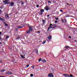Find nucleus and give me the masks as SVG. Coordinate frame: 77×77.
Listing matches in <instances>:
<instances>
[{"mask_svg":"<svg viewBox=\"0 0 77 77\" xmlns=\"http://www.w3.org/2000/svg\"><path fill=\"white\" fill-rule=\"evenodd\" d=\"M56 26L55 25H53L51 24L48 28V29H53V28H54V27H56Z\"/></svg>","mask_w":77,"mask_h":77,"instance_id":"nucleus-1","label":"nucleus"},{"mask_svg":"<svg viewBox=\"0 0 77 77\" xmlns=\"http://www.w3.org/2000/svg\"><path fill=\"white\" fill-rule=\"evenodd\" d=\"M40 61H41L42 62H47L45 59H41V58H39L38 60V62H40Z\"/></svg>","mask_w":77,"mask_h":77,"instance_id":"nucleus-2","label":"nucleus"},{"mask_svg":"<svg viewBox=\"0 0 77 77\" xmlns=\"http://www.w3.org/2000/svg\"><path fill=\"white\" fill-rule=\"evenodd\" d=\"M48 77H54V75L52 73H50L48 74Z\"/></svg>","mask_w":77,"mask_h":77,"instance_id":"nucleus-3","label":"nucleus"},{"mask_svg":"<svg viewBox=\"0 0 77 77\" xmlns=\"http://www.w3.org/2000/svg\"><path fill=\"white\" fill-rule=\"evenodd\" d=\"M14 2H12L10 3V6L11 7H12L14 6Z\"/></svg>","mask_w":77,"mask_h":77,"instance_id":"nucleus-4","label":"nucleus"},{"mask_svg":"<svg viewBox=\"0 0 77 77\" xmlns=\"http://www.w3.org/2000/svg\"><path fill=\"white\" fill-rule=\"evenodd\" d=\"M5 16L7 19H8L10 18L9 17V15H8V14H5Z\"/></svg>","mask_w":77,"mask_h":77,"instance_id":"nucleus-5","label":"nucleus"},{"mask_svg":"<svg viewBox=\"0 0 77 77\" xmlns=\"http://www.w3.org/2000/svg\"><path fill=\"white\" fill-rule=\"evenodd\" d=\"M63 75H64V77H69V75L66 73L63 74Z\"/></svg>","mask_w":77,"mask_h":77,"instance_id":"nucleus-6","label":"nucleus"},{"mask_svg":"<svg viewBox=\"0 0 77 77\" xmlns=\"http://www.w3.org/2000/svg\"><path fill=\"white\" fill-rule=\"evenodd\" d=\"M6 74H9V75L12 74V73L9 71H7L6 72Z\"/></svg>","mask_w":77,"mask_h":77,"instance_id":"nucleus-7","label":"nucleus"},{"mask_svg":"<svg viewBox=\"0 0 77 77\" xmlns=\"http://www.w3.org/2000/svg\"><path fill=\"white\" fill-rule=\"evenodd\" d=\"M49 8L50 7H47V6H46L45 8V9L46 11H48V10H49Z\"/></svg>","mask_w":77,"mask_h":77,"instance_id":"nucleus-8","label":"nucleus"},{"mask_svg":"<svg viewBox=\"0 0 77 77\" xmlns=\"http://www.w3.org/2000/svg\"><path fill=\"white\" fill-rule=\"evenodd\" d=\"M2 2L5 3V5H6L7 3L8 2V1L7 0H5V1H2Z\"/></svg>","mask_w":77,"mask_h":77,"instance_id":"nucleus-9","label":"nucleus"},{"mask_svg":"<svg viewBox=\"0 0 77 77\" xmlns=\"http://www.w3.org/2000/svg\"><path fill=\"white\" fill-rule=\"evenodd\" d=\"M47 38H48V39L49 40H50L51 39V38H52V37H51V36L50 35L48 36V37H47Z\"/></svg>","mask_w":77,"mask_h":77,"instance_id":"nucleus-10","label":"nucleus"},{"mask_svg":"<svg viewBox=\"0 0 77 77\" xmlns=\"http://www.w3.org/2000/svg\"><path fill=\"white\" fill-rule=\"evenodd\" d=\"M20 57H21V58H22V59H25L26 58L25 57H24V56L22 55H20Z\"/></svg>","mask_w":77,"mask_h":77,"instance_id":"nucleus-11","label":"nucleus"},{"mask_svg":"<svg viewBox=\"0 0 77 77\" xmlns=\"http://www.w3.org/2000/svg\"><path fill=\"white\" fill-rule=\"evenodd\" d=\"M22 54L24 56H25L26 54V53L25 52H22Z\"/></svg>","mask_w":77,"mask_h":77,"instance_id":"nucleus-12","label":"nucleus"},{"mask_svg":"<svg viewBox=\"0 0 77 77\" xmlns=\"http://www.w3.org/2000/svg\"><path fill=\"white\" fill-rule=\"evenodd\" d=\"M3 23H4L5 26H6V27L8 26V24L6 23L5 22H4Z\"/></svg>","mask_w":77,"mask_h":77,"instance_id":"nucleus-13","label":"nucleus"},{"mask_svg":"<svg viewBox=\"0 0 77 77\" xmlns=\"http://www.w3.org/2000/svg\"><path fill=\"white\" fill-rule=\"evenodd\" d=\"M16 39L17 40H19L20 39V36H18L17 37V38H16Z\"/></svg>","mask_w":77,"mask_h":77,"instance_id":"nucleus-14","label":"nucleus"},{"mask_svg":"<svg viewBox=\"0 0 77 77\" xmlns=\"http://www.w3.org/2000/svg\"><path fill=\"white\" fill-rule=\"evenodd\" d=\"M40 11L42 13V12H44V10L43 9H41L40 10Z\"/></svg>","mask_w":77,"mask_h":77,"instance_id":"nucleus-15","label":"nucleus"},{"mask_svg":"<svg viewBox=\"0 0 77 77\" xmlns=\"http://www.w3.org/2000/svg\"><path fill=\"white\" fill-rule=\"evenodd\" d=\"M0 21H5V20H3L2 17H0Z\"/></svg>","mask_w":77,"mask_h":77,"instance_id":"nucleus-16","label":"nucleus"},{"mask_svg":"<svg viewBox=\"0 0 77 77\" xmlns=\"http://www.w3.org/2000/svg\"><path fill=\"white\" fill-rule=\"evenodd\" d=\"M6 71V70H4V69H2L1 70V72H3Z\"/></svg>","mask_w":77,"mask_h":77,"instance_id":"nucleus-17","label":"nucleus"},{"mask_svg":"<svg viewBox=\"0 0 77 77\" xmlns=\"http://www.w3.org/2000/svg\"><path fill=\"white\" fill-rule=\"evenodd\" d=\"M17 27L18 29H20L21 28H23V27H21V26H17Z\"/></svg>","mask_w":77,"mask_h":77,"instance_id":"nucleus-18","label":"nucleus"},{"mask_svg":"<svg viewBox=\"0 0 77 77\" xmlns=\"http://www.w3.org/2000/svg\"><path fill=\"white\" fill-rule=\"evenodd\" d=\"M26 32L27 33H30V30L29 29L26 31Z\"/></svg>","mask_w":77,"mask_h":77,"instance_id":"nucleus-19","label":"nucleus"},{"mask_svg":"<svg viewBox=\"0 0 77 77\" xmlns=\"http://www.w3.org/2000/svg\"><path fill=\"white\" fill-rule=\"evenodd\" d=\"M35 52L37 54L38 53V51L37 50V49H36V50H35Z\"/></svg>","mask_w":77,"mask_h":77,"instance_id":"nucleus-20","label":"nucleus"},{"mask_svg":"<svg viewBox=\"0 0 77 77\" xmlns=\"http://www.w3.org/2000/svg\"><path fill=\"white\" fill-rule=\"evenodd\" d=\"M38 13H40L39 15H42V14H43V13H42V12L41 13V12H40V11H39L38 12Z\"/></svg>","mask_w":77,"mask_h":77,"instance_id":"nucleus-21","label":"nucleus"},{"mask_svg":"<svg viewBox=\"0 0 77 77\" xmlns=\"http://www.w3.org/2000/svg\"><path fill=\"white\" fill-rule=\"evenodd\" d=\"M28 27H29V29H32V28H33L31 26H29Z\"/></svg>","mask_w":77,"mask_h":77,"instance_id":"nucleus-22","label":"nucleus"},{"mask_svg":"<svg viewBox=\"0 0 77 77\" xmlns=\"http://www.w3.org/2000/svg\"><path fill=\"white\" fill-rule=\"evenodd\" d=\"M9 38V37L8 35L6 36V38H5V39H8Z\"/></svg>","mask_w":77,"mask_h":77,"instance_id":"nucleus-23","label":"nucleus"},{"mask_svg":"<svg viewBox=\"0 0 77 77\" xmlns=\"http://www.w3.org/2000/svg\"><path fill=\"white\" fill-rule=\"evenodd\" d=\"M42 22H43V23H45V20H44V19H43L42 20Z\"/></svg>","mask_w":77,"mask_h":77,"instance_id":"nucleus-24","label":"nucleus"},{"mask_svg":"<svg viewBox=\"0 0 77 77\" xmlns=\"http://www.w3.org/2000/svg\"><path fill=\"white\" fill-rule=\"evenodd\" d=\"M7 5H10L11 4V2H8L7 3Z\"/></svg>","mask_w":77,"mask_h":77,"instance_id":"nucleus-25","label":"nucleus"},{"mask_svg":"<svg viewBox=\"0 0 77 77\" xmlns=\"http://www.w3.org/2000/svg\"><path fill=\"white\" fill-rule=\"evenodd\" d=\"M45 42H46V41H44L42 43V44H44Z\"/></svg>","mask_w":77,"mask_h":77,"instance_id":"nucleus-26","label":"nucleus"},{"mask_svg":"<svg viewBox=\"0 0 77 77\" xmlns=\"http://www.w3.org/2000/svg\"><path fill=\"white\" fill-rule=\"evenodd\" d=\"M29 31L30 32H32V30H33V29H29Z\"/></svg>","mask_w":77,"mask_h":77,"instance_id":"nucleus-27","label":"nucleus"},{"mask_svg":"<svg viewBox=\"0 0 77 77\" xmlns=\"http://www.w3.org/2000/svg\"><path fill=\"white\" fill-rule=\"evenodd\" d=\"M69 77H73V75L72 74H70L69 76Z\"/></svg>","mask_w":77,"mask_h":77,"instance_id":"nucleus-28","label":"nucleus"},{"mask_svg":"<svg viewBox=\"0 0 77 77\" xmlns=\"http://www.w3.org/2000/svg\"><path fill=\"white\" fill-rule=\"evenodd\" d=\"M30 76L31 77H33V74H31L30 75Z\"/></svg>","mask_w":77,"mask_h":77,"instance_id":"nucleus-29","label":"nucleus"},{"mask_svg":"<svg viewBox=\"0 0 77 77\" xmlns=\"http://www.w3.org/2000/svg\"><path fill=\"white\" fill-rule=\"evenodd\" d=\"M14 30H15V31H17V30H18V28H15V29H14Z\"/></svg>","mask_w":77,"mask_h":77,"instance_id":"nucleus-30","label":"nucleus"},{"mask_svg":"<svg viewBox=\"0 0 77 77\" xmlns=\"http://www.w3.org/2000/svg\"><path fill=\"white\" fill-rule=\"evenodd\" d=\"M60 12H62V13H63V10L62 9L60 10Z\"/></svg>","mask_w":77,"mask_h":77,"instance_id":"nucleus-31","label":"nucleus"},{"mask_svg":"<svg viewBox=\"0 0 77 77\" xmlns=\"http://www.w3.org/2000/svg\"><path fill=\"white\" fill-rule=\"evenodd\" d=\"M2 11L1 10H0V14H1L2 13Z\"/></svg>","mask_w":77,"mask_h":77,"instance_id":"nucleus-32","label":"nucleus"},{"mask_svg":"<svg viewBox=\"0 0 77 77\" xmlns=\"http://www.w3.org/2000/svg\"><path fill=\"white\" fill-rule=\"evenodd\" d=\"M64 20H65V22H64V23H65V24H66V20L64 19Z\"/></svg>","mask_w":77,"mask_h":77,"instance_id":"nucleus-33","label":"nucleus"},{"mask_svg":"<svg viewBox=\"0 0 77 77\" xmlns=\"http://www.w3.org/2000/svg\"><path fill=\"white\" fill-rule=\"evenodd\" d=\"M68 47H68L67 46H65L64 48H68Z\"/></svg>","mask_w":77,"mask_h":77,"instance_id":"nucleus-34","label":"nucleus"},{"mask_svg":"<svg viewBox=\"0 0 77 77\" xmlns=\"http://www.w3.org/2000/svg\"><path fill=\"white\" fill-rule=\"evenodd\" d=\"M61 21L63 23H64V20H61Z\"/></svg>","mask_w":77,"mask_h":77,"instance_id":"nucleus-35","label":"nucleus"},{"mask_svg":"<svg viewBox=\"0 0 77 77\" xmlns=\"http://www.w3.org/2000/svg\"><path fill=\"white\" fill-rule=\"evenodd\" d=\"M0 8L1 9H3V7H2V6L0 7Z\"/></svg>","mask_w":77,"mask_h":77,"instance_id":"nucleus-36","label":"nucleus"},{"mask_svg":"<svg viewBox=\"0 0 77 77\" xmlns=\"http://www.w3.org/2000/svg\"><path fill=\"white\" fill-rule=\"evenodd\" d=\"M26 67H28V66H29V64H27L26 65Z\"/></svg>","mask_w":77,"mask_h":77,"instance_id":"nucleus-37","label":"nucleus"},{"mask_svg":"<svg viewBox=\"0 0 77 77\" xmlns=\"http://www.w3.org/2000/svg\"><path fill=\"white\" fill-rule=\"evenodd\" d=\"M48 3H51V2L50 1H48Z\"/></svg>","mask_w":77,"mask_h":77,"instance_id":"nucleus-38","label":"nucleus"},{"mask_svg":"<svg viewBox=\"0 0 77 77\" xmlns=\"http://www.w3.org/2000/svg\"><path fill=\"white\" fill-rule=\"evenodd\" d=\"M1 43H2L3 44H4V45H6V44L3 42H2Z\"/></svg>","mask_w":77,"mask_h":77,"instance_id":"nucleus-39","label":"nucleus"},{"mask_svg":"<svg viewBox=\"0 0 77 77\" xmlns=\"http://www.w3.org/2000/svg\"><path fill=\"white\" fill-rule=\"evenodd\" d=\"M0 77H5V76L0 75Z\"/></svg>","mask_w":77,"mask_h":77,"instance_id":"nucleus-40","label":"nucleus"},{"mask_svg":"<svg viewBox=\"0 0 77 77\" xmlns=\"http://www.w3.org/2000/svg\"><path fill=\"white\" fill-rule=\"evenodd\" d=\"M36 7L37 8H39V5H36Z\"/></svg>","mask_w":77,"mask_h":77,"instance_id":"nucleus-41","label":"nucleus"},{"mask_svg":"<svg viewBox=\"0 0 77 77\" xmlns=\"http://www.w3.org/2000/svg\"><path fill=\"white\" fill-rule=\"evenodd\" d=\"M21 3L22 5H24V2H22Z\"/></svg>","mask_w":77,"mask_h":77,"instance_id":"nucleus-42","label":"nucleus"},{"mask_svg":"<svg viewBox=\"0 0 77 77\" xmlns=\"http://www.w3.org/2000/svg\"><path fill=\"white\" fill-rule=\"evenodd\" d=\"M57 23V20H56L55 21V23Z\"/></svg>","mask_w":77,"mask_h":77,"instance_id":"nucleus-43","label":"nucleus"},{"mask_svg":"<svg viewBox=\"0 0 77 77\" xmlns=\"http://www.w3.org/2000/svg\"><path fill=\"white\" fill-rule=\"evenodd\" d=\"M56 19L57 20H59V18L57 17H56Z\"/></svg>","mask_w":77,"mask_h":77,"instance_id":"nucleus-44","label":"nucleus"},{"mask_svg":"<svg viewBox=\"0 0 77 77\" xmlns=\"http://www.w3.org/2000/svg\"><path fill=\"white\" fill-rule=\"evenodd\" d=\"M31 67L33 69H34V66H31Z\"/></svg>","mask_w":77,"mask_h":77,"instance_id":"nucleus-45","label":"nucleus"},{"mask_svg":"<svg viewBox=\"0 0 77 77\" xmlns=\"http://www.w3.org/2000/svg\"><path fill=\"white\" fill-rule=\"evenodd\" d=\"M69 38H71V36H69Z\"/></svg>","mask_w":77,"mask_h":77,"instance_id":"nucleus-46","label":"nucleus"},{"mask_svg":"<svg viewBox=\"0 0 77 77\" xmlns=\"http://www.w3.org/2000/svg\"><path fill=\"white\" fill-rule=\"evenodd\" d=\"M24 26H25L24 25H22V26L21 27H23V28L24 27Z\"/></svg>","mask_w":77,"mask_h":77,"instance_id":"nucleus-47","label":"nucleus"},{"mask_svg":"<svg viewBox=\"0 0 77 77\" xmlns=\"http://www.w3.org/2000/svg\"><path fill=\"white\" fill-rule=\"evenodd\" d=\"M50 17V15H47V17Z\"/></svg>","mask_w":77,"mask_h":77,"instance_id":"nucleus-48","label":"nucleus"},{"mask_svg":"<svg viewBox=\"0 0 77 77\" xmlns=\"http://www.w3.org/2000/svg\"><path fill=\"white\" fill-rule=\"evenodd\" d=\"M11 61H12V62H14V60H11Z\"/></svg>","mask_w":77,"mask_h":77,"instance_id":"nucleus-49","label":"nucleus"},{"mask_svg":"<svg viewBox=\"0 0 77 77\" xmlns=\"http://www.w3.org/2000/svg\"><path fill=\"white\" fill-rule=\"evenodd\" d=\"M0 62L1 63H3V62H2V61H0Z\"/></svg>","mask_w":77,"mask_h":77,"instance_id":"nucleus-50","label":"nucleus"},{"mask_svg":"<svg viewBox=\"0 0 77 77\" xmlns=\"http://www.w3.org/2000/svg\"><path fill=\"white\" fill-rule=\"evenodd\" d=\"M2 37L0 38V40H2Z\"/></svg>","mask_w":77,"mask_h":77,"instance_id":"nucleus-51","label":"nucleus"},{"mask_svg":"<svg viewBox=\"0 0 77 77\" xmlns=\"http://www.w3.org/2000/svg\"><path fill=\"white\" fill-rule=\"evenodd\" d=\"M2 42H0V45H2Z\"/></svg>","mask_w":77,"mask_h":77,"instance_id":"nucleus-52","label":"nucleus"},{"mask_svg":"<svg viewBox=\"0 0 77 77\" xmlns=\"http://www.w3.org/2000/svg\"><path fill=\"white\" fill-rule=\"evenodd\" d=\"M0 35H2V32H0Z\"/></svg>","mask_w":77,"mask_h":77,"instance_id":"nucleus-53","label":"nucleus"},{"mask_svg":"<svg viewBox=\"0 0 77 77\" xmlns=\"http://www.w3.org/2000/svg\"><path fill=\"white\" fill-rule=\"evenodd\" d=\"M52 2H53V3H54V2H55V1H53Z\"/></svg>","mask_w":77,"mask_h":77,"instance_id":"nucleus-54","label":"nucleus"},{"mask_svg":"<svg viewBox=\"0 0 77 77\" xmlns=\"http://www.w3.org/2000/svg\"><path fill=\"white\" fill-rule=\"evenodd\" d=\"M12 58H13V59H14V56H12Z\"/></svg>","mask_w":77,"mask_h":77,"instance_id":"nucleus-55","label":"nucleus"},{"mask_svg":"<svg viewBox=\"0 0 77 77\" xmlns=\"http://www.w3.org/2000/svg\"><path fill=\"white\" fill-rule=\"evenodd\" d=\"M74 42H77V41L76 40H74Z\"/></svg>","mask_w":77,"mask_h":77,"instance_id":"nucleus-56","label":"nucleus"},{"mask_svg":"<svg viewBox=\"0 0 77 77\" xmlns=\"http://www.w3.org/2000/svg\"><path fill=\"white\" fill-rule=\"evenodd\" d=\"M67 17H69V16H68V15H67Z\"/></svg>","mask_w":77,"mask_h":77,"instance_id":"nucleus-57","label":"nucleus"},{"mask_svg":"<svg viewBox=\"0 0 77 77\" xmlns=\"http://www.w3.org/2000/svg\"><path fill=\"white\" fill-rule=\"evenodd\" d=\"M3 39H2V40L1 41H3Z\"/></svg>","mask_w":77,"mask_h":77,"instance_id":"nucleus-58","label":"nucleus"},{"mask_svg":"<svg viewBox=\"0 0 77 77\" xmlns=\"http://www.w3.org/2000/svg\"><path fill=\"white\" fill-rule=\"evenodd\" d=\"M38 33H40V32H39V31H38Z\"/></svg>","mask_w":77,"mask_h":77,"instance_id":"nucleus-59","label":"nucleus"},{"mask_svg":"<svg viewBox=\"0 0 77 77\" xmlns=\"http://www.w3.org/2000/svg\"><path fill=\"white\" fill-rule=\"evenodd\" d=\"M10 0H7V1H10Z\"/></svg>","mask_w":77,"mask_h":77,"instance_id":"nucleus-60","label":"nucleus"},{"mask_svg":"<svg viewBox=\"0 0 77 77\" xmlns=\"http://www.w3.org/2000/svg\"><path fill=\"white\" fill-rule=\"evenodd\" d=\"M23 2L22 1H20V2Z\"/></svg>","mask_w":77,"mask_h":77,"instance_id":"nucleus-61","label":"nucleus"},{"mask_svg":"<svg viewBox=\"0 0 77 77\" xmlns=\"http://www.w3.org/2000/svg\"><path fill=\"white\" fill-rule=\"evenodd\" d=\"M27 25H27V26L29 27V24H28Z\"/></svg>","mask_w":77,"mask_h":77,"instance_id":"nucleus-62","label":"nucleus"},{"mask_svg":"<svg viewBox=\"0 0 77 77\" xmlns=\"http://www.w3.org/2000/svg\"><path fill=\"white\" fill-rule=\"evenodd\" d=\"M49 31V29H48V31Z\"/></svg>","mask_w":77,"mask_h":77,"instance_id":"nucleus-63","label":"nucleus"},{"mask_svg":"<svg viewBox=\"0 0 77 77\" xmlns=\"http://www.w3.org/2000/svg\"><path fill=\"white\" fill-rule=\"evenodd\" d=\"M25 2H27V0H26V1H25Z\"/></svg>","mask_w":77,"mask_h":77,"instance_id":"nucleus-64","label":"nucleus"}]
</instances>
